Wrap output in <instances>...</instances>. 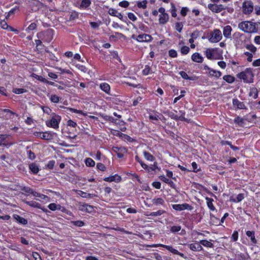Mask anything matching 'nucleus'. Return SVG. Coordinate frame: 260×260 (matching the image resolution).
Here are the masks:
<instances>
[{
	"label": "nucleus",
	"instance_id": "nucleus-1",
	"mask_svg": "<svg viewBox=\"0 0 260 260\" xmlns=\"http://www.w3.org/2000/svg\"><path fill=\"white\" fill-rule=\"evenodd\" d=\"M238 28L244 32L256 33L258 31V24L250 21H244L239 23Z\"/></svg>",
	"mask_w": 260,
	"mask_h": 260
},
{
	"label": "nucleus",
	"instance_id": "nucleus-2",
	"mask_svg": "<svg viewBox=\"0 0 260 260\" xmlns=\"http://www.w3.org/2000/svg\"><path fill=\"white\" fill-rule=\"evenodd\" d=\"M54 32V30L53 29L49 28L38 32L37 34V37L45 43H50L53 38Z\"/></svg>",
	"mask_w": 260,
	"mask_h": 260
},
{
	"label": "nucleus",
	"instance_id": "nucleus-3",
	"mask_svg": "<svg viewBox=\"0 0 260 260\" xmlns=\"http://www.w3.org/2000/svg\"><path fill=\"white\" fill-rule=\"evenodd\" d=\"M61 120L60 116L53 113L51 118L45 121V124L47 127H51L54 129L59 128V124Z\"/></svg>",
	"mask_w": 260,
	"mask_h": 260
},
{
	"label": "nucleus",
	"instance_id": "nucleus-4",
	"mask_svg": "<svg viewBox=\"0 0 260 260\" xmlns=\"http://www.w3.org/2000/svg\"><path fill=\"white\" fill-rule=\"evenodd\" d=\"M237 77L243 80L245 83L253 82V74L251 69H246L245 72H241L237 75Z\"/></svg>",
	"mask_w": 260,
	"mask_h": 260
},
{
	"label": "nucleus",
	"instance_id": "nucleus-5",
	"mask_svg": "<svg viewBox=\"0 0 260 260\" xmlns=\"http://www.w3.org/2000/svg\"><path fill=\"white\" fill-rule=\"evenodd\" d=\"M222 38L221 31L218 29H215L211 32L209 37V41L214 43L219 42Z\"/></svg>",
	"mask_w": 260,
	"mask_h": 260
},
{
	"label": "nucleus",
	"instance_id": "nucleus-6",
	"mask_svg": "<svg viewBox=\"0 0 260 260\" xmlns=\"http://www.w3.org/2000/svg\"><path fill=\"white\" fill-rule=\"evenodd\" d=\"M151 247H164L174 254L178 255L183 258L186 257L183 253L180 252L177 249L174 248L172 246H170V245H164L162 244H153L152 246H151Z\"/></svg>",
	"mask_w": 260,
	"mask_h": 260
},
{
	"label": "nucleus",
	"instance_id": "nucleus-7",
	"mask_svg": "<svg viewBox=\"0 0 260 260\" xmlns=\"http://www.w3.org/2000/svg\"><path fill=\"white\" fill-rule=\"evenodd\" d=\"M208 8L213 13H219L222 11L227 9L228 7L222 4L210 3L208 5Z\"/></svg>",
	"mask_w": 260,
	"mask_h": 260
},
{
	"label": "nucleus",
	"instance_id": "nucleus-8",
	"mask_svg": "<svg viewBox=\"0 0 260 260\" xmlns=\"http://www.w3.org/2000/svg\"><path fill=\"white\" fill-rule=\"evenodd\" d=\"M253 11V4L251 1H245L242 4V12L244 14L249 15Z\"/></svg>",
	"mask_w": 260,
	"mask_h": 260
},
{
	"label": "nucleus",
	"instance_id": "nucleus-9",
	"mask_svg": "<svg viewBox=\"0 0 260 260\" xmlns=\"http://www.w3.org/2000/svg\"><path fill=\"white\" fill-rule=\"evenodd\" d=\"M132 38L139 42H151L153 40V38L151 35L146 34L139 35L136 37L134 35L132 36Z\"/></svg>",
	"mask_w": 260,
	"mask_h": 260
},
{
	"label": "nucleus",
	"instance_id": "nucleus-10",
	"mask_svg": "<svg viewBox=\"0 0 260 260\" xmlns=\"http://www.w3.org/2000/svg\"><path fill=\"white\" fill-rule=\"evenodd\" d=\"M172 207L173 209L176 211H181L184 210L191 211L193 207L187 203H183L182 204H173Z\"/></svg>",
	"mask_w": 260,
	"mask_h": 260
},
{
	"label": "nucleus",
	"instance_id": "nucleus-11",
	"mask_svg": "<svg viewBox=\"0 0 260 260\" xmlns=\"http://www.w3.org/2000/svg\"><path fill=\"white\" fill-rule=\"evenodd\" d=\"M78 208L81 211L89 213H91L94 211L93 207L86 203H79Z\"/></svg>",
	"mask_w": 260,
	"mask_h": 260
},
{
	"label": "nucleus",
	"instance_id": "nucleus-12",
	"mask_svg": "<svg viewBox=\"0 0 260 260\" xmlns=\"http://www.w3.org/2000/svg\"><path fill=\"white\" fill-rule=\"evenodd\" d=\"M25 204L31 207L38 208L41 209L43 212L47 213L50 212V211L46 208L43 207L40 204L37 203L35 201H25Z\"/></svg>",
	"mask_w": 260,
	"mask_h": 260
},
{
	"label": "nucleus",
	"instance_id": "nucleus-13",
	"mask_svg": "<svg viewBox=\"0 0 260 260\" xmlns=\"http://www.w3.org/2000/svg\"><path fill=\"white\" fill-rule=\"evenodd\" d=\"M232 104L234 107L236 108L237 109L240 110H246L247 109V107L245 105L244 103L243 102L240 101L237 98H234L232 100Z\"/></svg>",
	"mask_w": 260,
	"mask_h": 260
},
{
	"label": "nucleus",
	"instance_id": "nucleus-14",
	"mask_svg": "<svg viewBox=\"0 0 260 260\" xmlns=\"http://www.w3.org/2000/svg\"><path fill=\"white\" fill-rule=\"evenodd\" d=\"M114 151L116 153V155L118 158H122L124 157V154L127 152V149L125 147H114Z\"/></svg>",
	"mask_w": 260,
	"mask_h": 260
},
{
	"label": "nucleus",
	"instance_id": "nucleus-15",
	"mask_svg": "<svg viewBox=\"0 0 260 260\" xmlns=\"http://www.w3.org/2000/svg\"><path fill=\"white\" fill-rule=\"evenodd\" d=\"M246 235L250 239L252 245H255L257 243V240L255 238V232L254 231H246Z\"/></svg>",
	"mask_w": 260,
	"mask_h": 260
},
{
	"label": "nucleus",
	"instance_id": "nucleus-16",
	"mask_svg": "<svg viewBox=\"0 0 260 260\" xmlns=\"http://www.w3.org/2000/svg\"><path fill=\"white\" fill-rule=\"evenodd\" d=\"M160 113L155 110H150L148 112V118L151 120L153 123H155L154 121H157L159 120V116Z\"/></svg>",
	"mask_w": 260,
	"mask_h": 260
},
{
	"label": "nucleus",
	"instance_id": "nucleus-17",
	"mask_svg": "<svg viewBox=\"0 0 260 260\" xmlns=\"http://www.w3.org/2000/svg\"><path fill=\"white\" fill-rule=\"evenodd\" d=\"M104 180L108 182H115L119 183L122 180V178L118 174H115L113 176L105 177L104 178Z\"/></svg>",
	"mask_w": 260,
	"mask_h": 260
},
{
	"label": "nucleus",
	"instance_id": "nucleus-18",
	"mask_svg": "<svg viewBox=\"0 0 260 260\" xmlns=\"http://www.w3.org/2000/svg\"><path fill=\"white\" fill-rule=\"evenodd\" d=\"M36 45V50L39 53H42L45 50V46L42 43V40L41 39L35 40Z\"/></svg>",
	"mask_w": 260,
	"mask_h": 260
},
{
	"label": "nucleus",
	"instance_id": "nucleus-19",
	"mask_svg": "<svg viewBox=\"0 0 260 260\" xmlns=\"http://www.w3.org/2000/svg\"><path fill=\"white\" fill-rule=\"evenodd\" d=\"M54 138L53 133L50 131L41 132V139L43 140L51 141Z\"/></svg>",
	"mask_w": 260,
	"mask_h": 260
},
{
	"label": "nucleus",
	"instance_id": "nucleus-20",
	"mask_svg": "<svg viewBox=\"0 0 260 260\" xmlns=\"http://www.w3.org/2000/svg\"><path fill=\"white\" fill-rule=\"evenodd\" d=\"M205 200L206 201V204L210 210V211L214 212V211H217V210L213 205V202H214V200L212 198H209L208 197H206L205 198Z\"/></svg>",
	"mask_w": 260,
	"mask_h": 260
},
{
	"label": "nucleus",
	"instance_id": "nucleus-21",
	"mask_svg": "<svg viewBox=\"0 0 260 260\" xmlns=\"http://www.w3.org/2000/svg\"><path fill=\"white\" fill-rule=\"evenodd\" d=\"M210 216L212 221H214V220L215 219L219 222L218 224L222 225V223L224 222L225 218L229 216V214L228 212L225 213L223 216L220 219V220H219L218 218L216 217L215 216H214L211 213H210Z\"/></svg>",
	"mask_w": 260,
	"mask_h": 260
},
{
	"label": "nucleus",
	"instance_id": "nucleus-22",
	"mask_svg": "<svg viewBox=\"0 0 260 260\" xmlns=\"http://www.w3.org/2000/svg\"><path fill=\"white\" fill-rule=\"evenodd\" d=\"M191 58L193 61L198 63H202L204 61L203 57L198 52L193 53Z\"/></svg>",
	"mask_w": 260,
	"mask_h": 260
},
{
	"label": "nucleus",
	"instance_id": "nucleus-23",
	"mask_svg": "<svg viewBox=\"0 0 260 260\" xmlns=\"http://www.w3.org/2000/svg\"><path fill=\"white\" fill-rule=\"evenodd\" d=\"M9 136L10 135L7 134H0V146H7L9 145L8 139Z\"/></svg>",
	"mask_w": 260,
	"mask_h": 260
},
{
	"label": "nucleus",
	"instance_id": "nucleus-24",
	"mask_svg": "<svg viewBox=\"0 0 260 260\" xmlns=\"http://www.w3.org/2000/svg\"><path fill=\"white\" fill-rule=\"evenodd\" d=\"M188 247L190 250L193 251H200L203 249V247L201 244L199 242L191 243L188 245Z\"/></svg>",
	"mask_w": 260,
	"mask_h": 260
},
{
	"label": "nucleus",
	"instance_id": "nucleus-25",
	"mask_svg": "<svg viewBox=\"0 0 260 260\" xmlns=\"http://www.w3.org/2000/svg\"><path fill=\"white\" fill-rule=\"evenodd\" d=\"M147 172H150L151 171H154L156 170H160V168L158 167V164L156 161H154L153 164H151L150 166L147 165L146 168L145 167L143 168Z\"/></svg>",
	"mask_w": 260,
	"mask_h": 260
},
{
	"label": "nucleus",
	"instance_id": "nucleus-26",
	"mask_svg": "<svg viewBox=\"0 0 260 260\" xmlns=\"http://www.w3.org/2000/svg\"><path fill=\"white\" fill-rule=\"evenodd\" d=\"M100 89L108 94H110L111 87L106 82H103L100 84Z\"/></svg>",
	"mask_w": 260,
	"mask_h": 260
},
{
	"label": "nucleus",
	"instance_id": "nucleus-27",
	"mask_svg": "<svg viewBox=\"0 0 260 260\" xmlns=\"http://www.w3.org/2000/svg\"><path fill=\"white\" fill-rule=\"evenodd\" d=\"M77 193L83 198H92L94 197H96V195L95 194L85 192L81 190H77Z\"/></svg>",
	"mask_w": 260,
	"mask_h": 260
},
{
	"label": "nucleus",
	"instance_id": "nucleus-28",
	"mask_svg": "<svg viewBox=\"0 0 260 260\" xmlns=\"http://www.w3.org/2000/svg\"><path fill=\"white\" fill-rule=\"evenodd\" d=\"M244 199V194L243 193H239L235 198L233 196L230 197L229 201L231 202L238 203L242 201Z\"/></svg>",
	"mask_w": 260,
	"mask_h": 260
},
{
	"label": "nucleus",
	"instance_id": "nucleus-29",
	"mask_svg": "<svg viewBox=\"0 0 260 260\" xmlns=\"http://www.w3.org/2000/svg\"><path fill=\"white\" fill-rule=\"evenodd\" d=\"M151 202L153 205L155 206H164L165 204V200L161 198H154L152 199Z\"/></svg>",
	"mask_w": 260,
	"mask_h": 260
},
{
	"label": "nucleus",
	"instance_id": "nucleus-30",
	"mask_svg": "<svg viewBox=\"0 0 260 260\" xmlns=\"http://www.w3.org/2000/svg\"><path fill=\"white\" fill-rule=\"evenodd\" d=\"M115 121H114V123L117 125L123 126L120 128L121 131H125L126 130V127H125V125L126 124L125 122L121 118H115Z\"/></svg>",
	"mask_w": 260,
	"mask_h": 260
},
{
	"label": "nucleus",
	"instance_id": "nucleus-31",
	"mask_svg": "<svg viewBox=\"0 0 260 260\" xmlns=\"http://www.w3.org/2000/svg\"><path fill=\"white\" fill-rule=\"evenodd\" d=\"M14 218L17 220V221L22 225H26L27 224L28 221L27 220L23 217L17 215V214H14L13 215Z\"/></svg>",
	"mask_w": 260,
	"mask_h": 260
},
{
	"label": "nucleus",
	"instance_id": "nucleus-32",
	"mask_svg": "<svg viewBox=\"0 0 260 260\" xmlns=\"http://www.w3.org/2000/svg\"><path fill=\"white\" fill-rule=\"evenodd\" d=\"M29 169L31 173L37 174L40 171L38 165L35 162H32L29 165Z\"/></svg>",
	"mask_w": 260,
	"mask_h": 260
},
{
	"label": "nucleus",
	"instance_id": "nucleus-33",
	"mask_svg": "<svg viewBox=\"0 0 260 260\" xmlns=\"http://www.w3.org/2000/svg\"><path fill=\"white\" fill-rule=\"evenodd\" d=\"M169 16L168 13L160 14L159 16V23L160 24H166L169 20Z\"/></svg>",
	"mask_w": 260,
	"mask_h": 260
},
{
	"label": "nucleus",
	"instance_id": "nucleus-34",
	"mask_svg": "<svg viewBox=\"0 0 260 260\" xmlns=\"http://www.w3.org/2000/svg\"><path fill=\"white\" fill-rule=\"evenodd\" d=\"M232 30V28L231 26L226 25L224 26L223 29V35L224 37L226 38H230Z\"/></svg>",
	"mask_w": 260,
	"mask_h": 260
},
{
	"label": "nucleus",
	"instance_id": "nucleus-35",
	"mask_svg": "<svg viewBox=\"0 0 260 260\" xmlns=\"http://www.w3.org/2000/svg\"><path fill=\"white\" fill-rule=\"evenodd\" d=\"M248 254L241 252H237L234 255V258L231 260H245Z\"/></svg>",
	"mask_w": 260,
	"mask_h": 260
},
{
	"label": "nucleus",
	"instance_id": "nucleus-36",
	"mask_svg": "<svg viewBox=\"0 0 260 260\" xmlns=\"http://www.w3.org/2000/svg\"><path fill=\"white\" fill-rule=\"evenodd\" d=\"M124 37V35L119 32H115L114 35H112L109 37V40L111 41H117L118 39H120Z\"/></svg>",
	"mask_w": 260,
	"mask_h": 260
},
{
	"label": "nucleus",
	"instance_id": "nucleus-37",
	"mask_svg": "<svg viewBox=\"0 0 260 260\" xmlns=\"http://www.w3.org/2000/svg\"><path fill=\"white\" fill-rule=\"evenodd\" d=\"M153 73L152 68L149 64L145 65L144 69L142 71V75L144 76H147Z\"/></svg>",
	"mask_w": 260,
	"mask_h": 260
},
{
	"label": "nucleus",
	"instance_id": "nucleus-38",
	"mask_svg": "<svg viewBox=\"0 0 260 260\" xmlns=\"http://www.w3.org/2000/svg\"><path fill=\"white\" fill-rule=\"evenodd\" d=\"M143 154L144 158L148 161H153L155 158L150 152L145 150L143 151Z\"/></svg>",
	"mask_w": 260,
	"mask_h": 260
},
{
	"label": "nucleus",
	"instance_id": "nucleus-39",
	"mask_svg": "<svg viewBox=\"0 0 260 260\" xmlns=\"http://www.w3.org/2000/svg\"><path fill=\"white\" fill-rule=\"evenodd\" d=\"M179 116H178L179 118V120L182 121H185L188 123L190 122V119L186 118L185 117L186 112L184 110H180L179 111Z\"/></svg>",
	"mask_w": 260,
	"mask_h": 260
},
{
	"label": "nucleus",
	"instance_id": "nucleus-40",
	"mask_svg": "<svg viewBox=\"0 0 260 260\" xmlns=\"http://www.w3.org/2000/svg\"><path fill=\"white\" fill-rule=\"evenodd\" d=\"M91 4V0H82L79 6L80 9L88 8Z\"/></svg>",
	"mask_w": 260,
	"mask_h": 260
},
{
	"label": "nucleus",
	"instance_id": "nucleus-41",
	"mask_svg": "<svg viewBox=\"0 0 260 260\" xmlns=\"http://www.w3.org/2000/svg\"><path fill=\"white\" fill-rule=\"evenodd\" d=\"M222 75V73L219 71H217L212 69L211 73H209V76L211 77H215L216 78H219Z\"/></svg>",
	"mask_w": 260,
	"mask_h": 260
},
{
	"label": "nucleus",
	"instance_id": "nucleus-42",
	"mask_svg": "<svg viewBox=\"0 0 260 260\" xmlns=\"http://www.w3.org/2000/svg\"><path fill=\"white\" fill-rule=\"evenodd\" d=\"M30 146H27L26 148L27 157L31 160H34L36 158V156L35 153L30 150Z\"/></svg>",
	"mask_w": 260,
	"mask_h": 260
},
{
	"label": "nucleus",
	"instance_id": "nucleus-43",
	"mask_svg": "<svg viewBox=\"0 0 260 260\" xmlns=\"http://www.w3.org/2000/svg\"><path fill=\"white\" fill-rule=\"evenodd\" d=\"M214 54V49L213 48H208L206 50L205 52V55L206 57L208 59H213V56Z\"/></svg>",
	"mask_w": 260,
	"mask_h": 260
},
{
	"label": "nucleus",
	"instance_id": "nucleus-44",
	"mask_svg": "<svg viewBox=\"0 0 260 260\" xmlns=\"http://www.w3.org/2000/svg\"><path fill=\"white\" fill-rule=\"evenodd\" d=\"M222 79L225 82L230 84L233 83L235 80V78L231 75H224Z\"/></svg>",
	"mask_w": 260,
	"mask_h": 260
},
{
	"label": "nucleus",
	"instance_id": "nucleus-45",
	"mask_svg": "<svg viewBox=\"0 0 260 260\" xmlns=\"http://www.w3.org/2000/svg\"><path fill=\"white\" fill-rule=\"evenodd\" d=\"M249 96H252L254 99H256L258 97V90L255 87L250 88V91L249 93Z\"/></svg>",
	"mask_w": 260,
	"mask_h": 260
},
{
	"label": "nucleus",
	"instance_id": "nucleus-46",
	"mask_svg": "<svg viewBox=\"0 0 260 260\" xmlns=\"http://www.w3.org/2000/svg\"><path fill=\"white\" fill-rule=\"evenodd\" d=\"M199 243L201 244V245H203L205 247H209V248H213L214 247V244L211 243L210 241H209L207 240H201L199 241Z\"/></svg>",
	"mask_w": 260,
	"mask_h": 260
},
{
	"label": "nucleus",
	"instance_id": "nucleus-47",
	"mask_svg": "<svg viewBox=\"0 0 260 260\" xmlns=\"http://www.w3.org/2000/svg\"><path fill=\"white\" fill-rule=\"evenodd\" d=\"M234 122L235 124H238L240 126H243L244 124V119L240 117L239 116H237L234 119Z\"/></svg>",
	"mask_w": 260,
	"mask_h": 260
},
{
	"label": "nucleus",
	"instance_id": "nucleus-48",
	"mask_svg": "<svg viewBox=\"0 0 260 260\" xmlns=\"http://www.w3.org/2000/svg\"><path fill=\"white\" fill-rule=\"evenodd\" d=\"M148 1L147 0H144L143 1H137V6L140 9H145L147 8V5Z\"/></svg>",
	"mask_w": 260,
	"mask_h": 260
},
{
	"label": "nucleus",
	"instance_id": "nucleus-49",
	"mask_svg": "<svg viewBox=\"0 0 260 260\" xmlns=\"http://www.w3.org/2000/svg\"><path fill=\"white\" fill-rule=\"evenodd\" d=\"M85 164L88 167H94L95 165V161L91 158L87 157L85 159Z\"/></svg>",
	"mask_w": 260,
	"mask_h": 260
},
{
	"label": "nucleus",
	"instance_id": "nucleus-50",
	"mask_svg": "<svg viewBox=\"0 0 260 260\" xmlns=\"http://www.w3.org/2000/svg\"><path fill=\"white\" fill-rule=\"evenodd\" d=\"M166 213V211L164 210H158L156 212H150L149 214H146L147 216H158Z\"/></svg>",
	"mask_w": 260,
	"mask_h": 260
},
{
	"label": "nucleus",
	"instance_id": "nucleus-51",
	"mask_svg": "<svg viewBox=\"0 0 260 260\" xmlns=\"http://www.w3.org/2000/svg\"><path fill=\"white\" fill-rule=\"evenodd\" d=\"M177 9L176 8L175 4L173 3H171V9H170V13L171 14V15L173 17H177Z\"/></svg>",
	"mask_w": 260,
	"mask_h": 260
},
{
	"label": "nucleus",
	"instance_id": "nucleus-52",
	"mask_svg": "<svg viewBox=\"0 0 260 260\" xmlns=\"http://www.w3.org/2000/svg\"><path fill=\"white\" fill-rule=\"evenodd\" d=\"M49 99L51 102L57 104L59 103L61 98L59 96L56 95V94H51L49 97Z\"/></svg>",
	"mask_w": 260,
	"mask_h": 260
},
{
	"label": "nucleus",
	"instance_id": "nucleus-53",
	"mask_svg": "<svg viewBox=\"0 0 260 260\" xmlns=\"http://www.w3.org/2000/svg\"><path fill=\"white\" fill-rule=\"evenodd\" d=\"M180 51L181 55H185L189 52L190 48L187 46H183L181 47Z\"/></svg>",
	"mask_w": 260,
	"mask_h": 260
},
{
	"label": "nucleus",
	"instance_id": "nucleus-54",
	"mask_svg": "<svg viewBox=\"0 0 260 260\" xmlns=\"http://www.w3.org/2000/svg\"><path fill=\"white\" fill-rule=\"evenodd\" d=\"M179 74L181 76V77L184 79L193 80V78L192 77L188 76L187 74L184 71H180L179 73Z\"/></svg>",
	"mask_w": 260,
	"mask_h": 260
},
{
	"label": "nucleus",
	"instance_id": "nucleus-55",
	"mask_svg": "<svg viewBox=\"0 0 260 260\" xmlns=\"http://www.w3.org/2000/svg\"><path fill=\"white\" fill-rule=\"evenodd\" d=\"M239 238V233L236 230L234 231L232 234L231 237V241L232 242H236Z\"/></svg>",
	"mask_w": 260,
	"mask_h": 260
},
{
	"label": "nucleus",
	"instance_id": "nucleus-56",
	"mask_svg": "<svg viewBox=\"0 0 260 260\" xmlns=\"http://www.w3.org/2000/svg\"><path fill=\"white\" fill-rule=\"evenodd\" d=\"M12 91L15 94H20L26 92V90L24 88H14L13 89Z\"/></svg>",
	"mask_w": 260,
	"mask_h": 260
},
{
	"label": "nucleus",
	"instance_id": "nucleus-57",
	"mask_svg": "<svg viewBox=\"0 0 260 260\" xmlns=\"http://www.w3.org/2000/svg\"><path fill=\"white\" fill-rule=\"evenodd\" d=\"M21 190L25 192L28 194H31L33 193V189L28 186H23L21 188Z\"/></svg>",
	"mask_w": 260,
	"mask_h": 260
},
{
	"label": "nucleus",
	"instance_id": "nucleus-58",
	"mask_svg": "<svg viewBox=\"0 0 260 260\" xmlns=\"http://www.w3.org/2000/svg\"><path fill=\"white\" fill-rule=\"evenodd\" d=\"M71 223L78 227H82L85 225V223L82 220L71 221Z\"/></svg>",
	"mask_w": 260,
	"mask_h": 260
},
{
	"label": "nucleus",
	"instance_id": "nucleus-59",
	"mask_svg": "<svg viewBox=\"0 0 260 260\" xmlns=\"http://www.w3.org/2000/svg\"><path fill=\"white\" fill-rule=\"evenodd\" d=\"M181 229L180 225H173L171 227L170 231L171 233L175 234L179 232Z\"/></svg>",
	"mask_w": 260,
	"mask_h": 260
},
{
	"label": "nucleus",
	"instance_id": "nucleus-60",
	"mask_svg": "<svg viewBox=\"0 0 260 260\" xmlns=\"http://www.w3.org/2000/svg\"><path fill=\"white\" fill-rule=\"evenodd\" d=\"M167 115L172 119L175 120L176 121L179 120V118L178 115L175 114L173 112L168 111L167 112Z\"/></svg>",
	"mask_w": 260,
	"mask_h": 260
},
{
	"label": "nucleus",
	"instance_id": "nucleus-61",
	"mask_svg": "<svg viewBox=\"0 0 260 260\" xmlns=\"http://www.w3.org/2000/svg\"><path fill=\"white\" fill-rule=\"evenodd\" d=\"M169 56L171 58H176L178 56V53L176 50L174 49H170L168 51Z\"/></svg>",
	"mask_w": 260,
	"mask_h": 260
},
{
	"label": "nucleus",
	"instance_id": "nucleus-62",
	"mask_svg": "<svg viewBox=\"0 0 260 260\" xmlns=\"http://www.w3.org/2000/svg\"><path fill=\"white\" fill-rule=\"evenodd\" d=\"M183 25L181 22H177L175 23V29L179 32H181L182 30Z\"/></svg>",
	"mask_w": 260,
	"mask_h": 260
},
{
	"label": "nucleus",
	"instance_id": "nucleus-63",
	"mask_svg": "<svg viewBox=\"0 0 260 260\" xmlns=\"http://www.w3.org/2000/svg\"><path fill=\"white\" fill-rule=\"evenodd\" d=\"M75 67L80 71H81L82 72L86 73L87 72V68L84 65L80 64H76L75 65Z\"/></svg>",
	"mask_w": 260,
	"mask_h": 260
},
{
	"label": "nucleus",
	"instance_id": "nucleus-64",
	"mask_svg": "<svg viewBox=\"0 0 260 260\" xmlns=\"http://www.w3.org/2000/svg\"><path fill=\"white\" fill-rule=\"evenodd\" d=\"M246 48L250 50L252 53H255L256 51V48L253 44H247L246 46Z\"/></svg>",
	"mask_w": 260,
	"mask_h": 260
}]
</instances>
